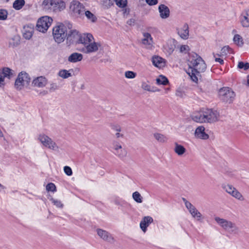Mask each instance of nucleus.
I'll use <instances>...</instances> for the list:
<instances>
[{
	"instance_id": "09e8293b",
	"label": "nucleus",
	"mask_w": 249,
	"mask_h": 249,
	"mask_svg": "<svg viewBox=\"0 0 249 249\" xmlns=\"http://www.w3.org/2000/svg\"><path fill=\"white\" fill-rule=\"evenodd\" d=\"M189 47L187 45H181L179 48L180 52L186 53L189 51Z\"/></svg>"
},
{
	"instance_id": "7ed1b4c3",
	"label": "nucleus",
	"mask_w": 249,
	"mask_h": 249,
	"mask_svg": "<svg viewBox=\"0 0 249 249\" xmlns=\"http://www.w3.org/2000/svg\"><path fill=\"white\" fill-rule=\"evenodd\" d=\"M42 5L44 9L54 12L61 11L66 7L65 3L62 0H44Z\"/></svg>"
},
{
	"instance_id": "69168bd1",
	"label": "nucleus",
	"mask_w": 249,
	"mask_h": 249,
	"mask_svg": "<svg viewBox=\"0 0 249 249\" xmlns=\"http://www.w3.org/2000/svg\"><path fill=\"white\" fill-rule=\"evenodd\" d=\"M246 85L248 87H249V74L247 75V83Z\"/></svg>"
},
{
	"instance_id": "39448f33",
	"label": "nucleus",
	"mask_w": 249,
	"mask_h": 249,
	"mask_svg": "<svg viewBox=\"0 0 249 249\" xmlns=\"http://www.w3.org/2000/svg\"><path fill=\"white\" fill-rule=\"evenodd\" d=\"M220 100L226 103H231L235 96L234 92L230 88L223 87L221 88L218 92Z\"/></svg>"
},
{
	"instance_id": "de8ad7c7",
	"label": "nucleus",
	"mask_w": 249,
	"mask_h": 249,
	"mask_svg": "<svg viewBox=\"0 0 249 249\" xmlns=\"http://www.w3.org/2000/svg\"><path fill=\"white\" fill-rule=\"evenodd\" d=\"M52 203L55 205L58 208H62L63 207V204L61 203V201L55 199L53 198L51 199Z\"/></svg>"
},
{
	"instance_id": "052dcab7",
	"label": "nucleus",
	"mask_w": 249,
	"mask_h": 249,
	"mask_svg": "<svg viewBox=\"0 0 249 249\" xmlns=\"http://www.w3.org/2000/svg\"><path fill=\"white\" fill-rule=\"evenodd\" d=\"M135 20L133 18H131L127 21V24L129 25L132 26L135 24Z\"/></svg>"
},
{
	"instance_id": "f8f14e48",
	"label": "nucleus",
	"mask_w": 249,
	"mask_h": 249,
	"mask_svg": "<svg viewBox=\"0 0 249 249\" xmlns=\"http://www.w3.org/2000/svg\"><path fill=\"white\" fill-rule=\"evenodd\" d=\"M100 46L99 43L95 42L93 40L89 43V44L83 48V50L85 53H89L97 52L98 50L99 47Z\"/></svg>"
},
{
	"instance_id": "774afa93",
	"label": "nucleus",
	"mask_w": 249,
	"mask_h": 249,
	"mask_svg": "<svg viewBox=\"0 0 249 249\" xmlns=\"http://www.w3.org/2000/svg\"><path fill=\"white\" fill-rule=\"evenodd\" d=\"M114 203L115 204L118 205H119L120 204L119 201H118L117 200H115Z\"/></svg>"
},
{
	"instance_id": "e2e57ef3",
	"label": "nucleus",
	"mask_w": 249,
	"mask_h": 249,
	"mask_svg": "<svg viewBox=\"0 0 249 249\" xmlns=\"http://www.w3.org/2000/svg\"><path fill=\"white\" fill-rule=\"evenodd\" d=\"M183 201L184 202V204H185V206H187L189 204H190L191 203L190 202H189L188 201H187L185 198H182Z\"/></svg>"
},
{
	"instance_id": "20e7f679",
	"label": "nucleus",
	"mask_w": 249,
	"mask_h": 249,
	"mask_svg": "<svg viewBox=\"0 0 249 249\" xmlns=\"http://www.w3.org/2000/svg\"><path fill=\"white\" fill-rule=\"evenodd\" d=\"M67 27L63 24L54 27L53 30V35L55 41L60 43L64 41L67 36Z\"/></svg>"
},
{
	"instance_id": "5701e85b",
	"label": "nucleus",
	"mask_w": 249,
	"mask_h": 249,
	"mask_svg": "<svg viewBox=\"0 0 249 249\" xmlns=\"http://www.w3.org/2000/svg\"><path fill=\"white\" fill-rule=\"evenodd\" d=\"M33 32L34 28L32 27V25L24 26L23 29V36L25 38L29 39L33 36Z\"/></svg>"
},
{
	"instance_id": "8fccbe9b",
	"label": "nucleus",
	"mask_w": 249,
	"mask_h": 249,
	"mask_svg": "<svg viewBox=\"0 0 249 249\" xmlns=\"http://www.w3.org/2000/svg\"><path fill=\"white\" fill-rule=\"evenodd\" d=\"M59 89V86L56 83H52L50 84L49 90L50 92H53Z\"/></svg>"
},
{
	"instance_id": "cd10ccee",
	"label": "nucleus",
	"mask_w": 249,
	"mask_h": 249,
	"mask_svg": "<svg viewBox=\"0 0 249 249\" xmlns=\"http://www.w3.org/2000/svg\"><path fill=\"white\" fill-rule=\"evenodd\" d=\"M143 36V38L142 39V43L143 44L150 45L153 43V38L149 33H144Z\"/></svg>"
},
{
	"instance_id": "72a5a7b5",
	"label": "nucleus",
	"mask_w": 249,
	"mask_h": 249,
	"mask_svg": "<svg viewBox=\"0 0 249 249\" xmlns=\"http://www.w3.org/2000/svg\"><path fill=\"white\" fill-rule=\"evenodd\" d=\"M154 138L160 142H164L167 141V138L164 135L160 133H155Z\"/></svg>"
},
{
	"instance_id": "f704fd0d",
	"label": "nucleus",
	"mask_w": 249,
	"mask_h": 249,
	"mask_svg": "<svg viewBox=\"0 0 249 249\" xmlns=\"http://www.w3.org/2000/svg\"><path fill=\"white\" fill-rule=\"evenodd\" d=\"M132 198L136 202L138 203H141L142 202V197L137 191H136L132 194Z\"/></svg>"
},
{
	"instance_id": "473e14b6",
	"label": "nucleus",
	"mask_w": 249,
	"mask_h": 249,
	"mask_svg": "<svg viewBox=\"0 0 249 249\" xmlns=\"http://www.w3.org/2000/svg\"><path fill=\"white\" fill-rule=\"evenodd\" d=\"M84 16L93 22H95L97 19V18L89 10L86 11V9H85Z\"/></svg>"
},
{
	"instance_id": "3c124183",
	"label": "nucleus",
	"mask_w": 249,
	"mask_h": 249,
	"mask_svg": "<svg viewBox=\"0 0 249 249\" xmlns=\"http://www.w3.org/2000/svg\"><path fill=\"white\" fill-rule=\"evenodd\" d=\"M122 148L121 144L117 142H113L112 143V148L114 151H116L118 150H120V148Z\"/></svg>"
},
{
	"instance_id": "864d4df0",
	"label": "nucleus",
	"mask_w": 249,
	"mask_h": 249,
	"mask_svg": "<svg viewBox=\"0 0 249 249\" xmlns=\"http://www.w3.org/2000/svg\"><path fill=\"white\" fill-rule=\"evenodd\" d=\"M110 127L112 129L116 131L117 132H120L121 131V126L117 124H111Z\"/></svg>"
},
{
	"instance_id": "58836bf2",
	"label": "nucleus",
	"mask_w": 249,
	"mask_h": 249,
	"mask_svg": "<svg viewBox=\"0 0 249 249\" xmlns=\"http://www.w3.org/2000/svg\"><path fill=\"white\" fill-rule=\"evenodd\" d=\"M231 195L240 200H243L244 199L242 194L236 189L232 192Z\"/></svg>"
},
{
	"instance_id": "0e129e2a",
	"label": "nucleus",
	"mask_w": 249,
	"mask_h": 249,
	"mask_svg": "<svg viewBox=\"0 0 249 249\" xmlns=\"http://www.w3.org/2000/svg\"><path fill=\"white\" fill-rule=\"evenodd\" d=\"M115 136L117 138H119L120 137L123 138L124 137V135L120 133L119 132H118L117 133H116Z\"/></svg>"
},
{
	"instance_id": "338daca9",
	"label": "nucleus",
	"mask_w": 249,
	"mask_h": 249,
	"mask_svg": "<svg viewBox=\"0 0 249 249\" xmlns=\"http://www.w3.org/2000/svg\"><path fill=\"white\" fill-rule=\"evenodd\" d=\"M5 188V187L0 183V192H1L2 190H4Z\"/></svg>"
},
{
	"instance_id": "4d7b16f0",
	"label": "nucleus",
	"mask_w": 249,
	"mask_h": 249,
	"mask_svg": "<svg viewBox=\"0 0 249 249\" xmlns=\"http://www.w3.org/2000/svg\"><path fill=\"white\" fill-rule=\"evenodd\" d=\"M145 1L150 6L155 5L158 2V0H145Z\"/></svg>"
},
{
	"instance_id": "a18cd8bd",
	"label": "nucleus",
	"mask_w": 249,
	"mask_h": 249,
	"mask_svg": "<svg viewBox=\"0 0 249 249\" xmlns=\"http://www.w3.org/2000/svg\"><path fill=\"white\" fill-rule=\"evenodd\" d=\"M46 190L48 191L55 192L56 191V186L53 183H49L46 185Z\"/></svg>"
},
{
	"instance_id": "2eb2a0df",
	"label": "nucleus",
	"mask_w": 249,
	"mask_h": 249,
	"mask_svg": "<svg viewBox=\"0 0 249 249\" xmlns=\"http://www.w3.org/2000/svg\"><path fill=\"white\" fill-rule=\"evenodd\" d=\"M159 11L160 17L162 19H166L170 16L169 8L164 4H161L159 6Z\"/></svg>"
},
{
	"instance_id": "ddd939ff",
	"label": "nucleus",
	"mask_w": 249,
	"mask_h": 249,
	"mask_svg": "<svg viewBox=\"0 0 249 249\" xmlns=\"http://www.w3.org/2000/svg\"><path fill=\"white\" fill-rule=\"evenodd\" d=\"M239 19L243 27H249V9H245L242 12Z\"/></svg>"
},
{
	"instance_id": "37998d69",
	"label": "nucleus",
	"mask_w": 249,
	"mask_h": 249,
	"mask_svg": "<svg viewBox=\"0 0 249 249\" xmlns=\"http://www.w3.org/2000/svg\"><path fill=\"white\" fill-rule=\"evenodd\" d=\"M191 214L194 218H196L197 220H199L202 217V214L197 210L193 211V212L191 213Z\"/></svg>"
},
{
	"instance_id": "7c9ffc66",
	"label": "nucleus",
	"mask_w": 249,
	"mask_h": 249,
	"mask_svg": "<svg viewBox=\"0 0 249 249\" xmlns=\"http://www.w3.org/2000/svg\"><path fill=\"white\" fill-rule=\"evenodd\" d=\"M156 83L159 85H167L169 83V80L165 76L160 75L159 78L156 79Z\"/></svg>"
},
{
	"instance_id": "bb28decb",
	"label": "nucleus",
	"mask_w": 249,
	"mask_h": 249,
	"mask_svg": "<svg viewBox=\"0 0 249 249\" xmlns=\"http://www.w3.org/2000/svg\"><path fill=\"white\" fill-rule=\"evenodd\" d=\"M192 119L194 121L197 123H205V119L203 118V113L202 111L193 115L192 116Z\"/></svg>"
},
{
	"instance_id": "4be33fe9",
	"label": "nucleus",
	"mask_w": 249,
	"mask_h": 249,
	"mask_svg": "<svg viewBox=\"0 0 249 249\" xmlns=\"http://www.w3.org/2000/svg\"><path fill=\"white\" fill-rule=\"evenodd\" d=\"M83 58V54L78 53H72L68 58V61L71 63H77L81 61Z\"/></svg>"
},
{
	"instance_id": "aec40b11",
	"label": "nucleus",
	"mask_w": 249,
	"mask_h": 249,
	"mask_svg": "<svg viewBox=\"0 0 249 249\" xmlns=\"http://www.w3.org/2000/svg\"><path fill=\"white\" fill-rule=\"evenodd\" d=\"M97 234L102 239L105 241L111 242L113 240V238L111 234L106 231L99 229L97 230Z\"/></svg>"
},
{
	"instance_id": "9b49d317",
	"label": "nucleus",
	"mask_w": 249,
	"mask_h": 249,
	"mask_svg": "<svg viewBox=\"0 0 249 249\" xmlns=\"http://www.w3.org/2000/svg\"><path fill=\"white\" fill-rule=\"evenodd\" d=\"M80 34L75 30H71L68 32L66 37L67 42L69 45L78 44Z\"/></svg>"
},
{
	"instance_id": "ea45409f",
	"label": "nucleus",
	"mask_w": 249,
	"mask_h": 249,
	"mask_svg": "<svg viewBox=\"0 0 249 249\" xmlns=\"http://www.w3.org/2000/svg\"><path fill=\"white\" fill-rule=\"evenodd\" d=\"M238 68L240 69H244L246 71L249 69V63L248 62L244 63L242 61L239 62Z\"/></svg>"
},
{
	"instance_id": "79ce46f5",
	"label": "nucleus",
	"mask_w": 249,
	"mask_h": 249,
	"mask_svg": "<svg viewBox=\"0 0 249 249\" xmlns=\"http://www.w3.org/2000/svg\"><path fill=\"white\" fill-rule=\"evenodd\" d=\"M124 75L127 78L133 79L136 77L137 74L132 71H128L125 72Z\"/></svg>"
},
{
	"instance_id": "e433bc0d",
	"label": "nucleus",
	"mask_w": 249,
	"mask_h": 249,
	"mask_svg": "<svg viewBox=\"0 0 249 249\" xmlns=\"http://www.w3.org/2000/svg\"><path fill=\"white\" fill-rule=\"evenodd\" d=\"M58 75L63 78L66 79L71 76V74L66 70H61L59 71Z\"/></svg>"
},
{
	"instance_id": "9d476101",
	"label": "nucleus",
	"mask_w": 249,
	"mask_h": 249,
	"mask_svg": "<svg viewBox=\"0 0 249 249\" xmlns=\"http://www.w3.org/2000/svg\"><path fill=\"white\" fill-rule=\"evenodd\" d=\"M13 71L8 67L0 69V88H3L5 85V78L10 79L13 76Z\"/></svg>"
},
{
	"instance_id": "423d86ee",
	"label": "nucleus",
	"mask_w": 249,
	"mask_h": 249,
	"mask_svg": "<svg viewBox=\"0 0 249 249\" xmlns=\"http://www.w3.org/2000/svg\"><path fill=\"white\" fill-rule=\"evenodd\" d=\"M52 21V18L48 16L40 18L37 21L36 30L40 32L45 33L51 26Z\"/></svg>"
},
{
	"instance_id": "6e6d98bb",
	"label": "nucleus",
	"mask_w": 249,
	"mask_h": 249,
	"mask_svg": "<svg viewBox=\"0 0 249 249\" xmlns=\"http://www.w3.org/2000/svg\"><path fill=\"white\" fill-rule=\"evenodd\" d=\"M231 48L228 46H224L221 49V53L224 54H227L228 52H230Z\"/></svg>"
},
{
	"instance_id": "a878e982",
	"label": "nucleus",
	"mask_w": 249,
	"mask_h": 249,
	"mask_svg": "<svg viewBox=\"0 0 249 249\" xmlns=\"http://www.w3.org/2000/svg\"><path fill=\"white\" fill-rule=\"evenodd\" d=\"M20 43V37L18 36H14L9 40V47H15Z\"/></svg>"
},
{
	"instance_id": "0eeeda50",
	"label": "nucleus",
	"mask_w": 249,
	"mask_h": 249,
	"mask_svg": "<svg viewBox=\"0 0 249 249\" xmlns=\"http://www.w3.org/2000/svg\"><path fill=\"white\" fill-rule=\"evenodd\" d=\"M214 220L220 226L226 231L234 232L237 230L235 223L231 221L219 217H215Z\"/></svg>"
},
{
	"instance_id": "a211bd4d",
	"label": "nucleus",
	"mask_w": 249,
	"mask_h": 249,
	"mask_svg": "<svg viewBox=\"0 0 249 249\" xmlns=\"http://www.w3.org/2000/svg\"><path fill=\"white\" fill-rule=\"evenodd\" d=\"M195 135L196 137L203 140H207L209 138V135L205 132V128L202 126L196 128Z\"/></svg>"
},
{
	"instance_id": "dca6fc26",
	"label": "nucleus",
	"mask_w": 249,
	"mask_h": 249,
	"mask_svg": "<svg viewBox=\"0 0 249 249\" xmlns=\"http://www.w3.org/2000/svg\"><path fill=\"white\" fill-rule=\"evenodd\" d=\"M153 222V219L151 216H146L143 217L140 224L142 230L145 232L147 230V228L149 226V224Z\"/></svg>"
},
{
	"instance_id": "393cba45",
	"label": "nucleus",
	"mask_w": 249,
	"mask_h": 249,
	"mask_svg": "<svg viewBox=\"0 0 249 249\" xmlns=\"http://www.w3.org/2000/svg\"><path fill=\"white\" fill-rule=\"evenodd\" d=\"M186 151L185 148L183 145L179 144L177 142L175 143L174 151L178 156H182Z\"/></svg>"
},
{
	"instance_id": "6e6552de",
	"label": "nucleus",
	"mask_w": 249,
	"mask_h": 249,
	"mask_svg": "<svg viewBox=\"0 0 249 249\" xmlns=\"http://www.w3.org/2000/svg\"><path fill=\"white\" fill-rule=\"evenodd\" d=\"M203 118H204L205 123H213L218 120L219 114L216 110L212 109L206 108L203 111Z\"/></svg>"
},
{
	"instance_id": "f03ea898",
	"label": "nucleus",
	"mask_w": 249,
	"mask_h": 249,
	"mask_svg": "<svg viewBox=\"0 0 249 249\" xmlns=\"http://www.w3.org/2000/svg\"><path fill=\"white\" fill-rule=\"evenodd\" d=\"M85 7L78 0H73L70 4L69 14L75 18H83Z\"/></svg>"
},
{
	"instance_id": "5fc2aeb1",
	"label": "nucleus",
	"mask_w": 249,
	"mask_h": 249,
	"mask_svg": "<svg viewBox=\"0 0 249 249\" xmlns=\"http://www.w3.org/2000/svg\"><path fill=\"white\" fill-rule=\"evenodd\" d=\"M186 208L188 210L190 213L193 212V211L197 210L196 207L193 205L191 203L189 204L186 207Z\"/></svg>"
},
{
	"instance_id": "603ef678",
	"label": "nucleus",
	"mask_w": 249,
	"mask_h": 249,
	"mask_svg": "<svg viewBox=\"0 0 249 249\" xmlns=\"http://www.w3.org/2000/svg\"><path fill=\"white\" fill-rule=\"evenodd\" d=\"M64 171L65 173L69 176H70L72 175V170H71V168L69 166H65L64 167Z\"/></svg>"
},
{
	"instance_id": "2f4dec72",
	"label": "nucleus",
	"mask_w": 249,
	"mask_h": 249,
	"mask_svg": "<svg viewBox=\"0 0 249 249\" xmlns=\"http://www.w3.org/2000/svg\"><path fill=\"white\" fill-rule=\"evenodd\" d=\"M113 152L116 156L121 159L124 158L127 154L126 150L123 148H120V150H118L116 151H113Z\"/></svg>"
},
{
	"instance_id": "6ab92c4d",
	"label": "nucleus",
	"mask_w": 249,
	"mask_h": 249,
	"mask_svg": "<svg viewBox=\"0 0 249 249\" xmlns=\"http://www.w3.org/2000/svg\"><path fill=\"white\" fill-rule=\"evenodd\" d=\"M177 31L178 35L181 38L186 39L188 38L189 27L187 24H184L181 28L178 29Z\"/></svg>"
},
{
	"instance_id": "a19ab883",
	"label": "nucleus",
	"mask_w": 249,
	"mask_h": 249,
	"mask_svg": "<svg viewBox=\"0 0 249 249\" xmlns=\"http://www.w3.org/2000/svg\"><path fill=\"white\" fill-rule=\"evenodd\" d=\"M233 41L235 43H236L237 44H238V45H240V46L243 45V43L242 42V38L239 35H235L234 36Z\"/></svg>"
},
{
	"instance_id": "c756f323",
	"label": "nucleus",
	"mask_w": 249,
	"mask_h": 249,
	"mask_svg": "<svg viewBox=\"0 0 249 249\" xmlns=\"http://www.w3.org/2000/svg\"><path fill=\"white\" fill-rule=\"evenodd\" d=\"M25 1L24 0H16L13 4V7L17 10H20L25 5Z\"/></svg>"
},
{
	"instance_id": "c85d7f7f",
	"label": "nucleus",
	"mask_w": 249,
	"mask_h": 249,
	"mask_svg": "<svg viewBox=\"0 0 249 249\" xmlns=\"http://www.w3.org/2000/svg\"><path fill=\"white\" fill-rule=\"evenodd\" d=\"M142 88L143 89L150 92H157L159 91L160 89L156 87H151L145 82H142Z\"/></svg>"
},
{
	"instance_id": "bf43d9fd",
	"label": "nucleus",
	"mask_w": 249,
	"mask_h": 249,
	"mask_svg": "<svg viewBox=\"0 0 249 249\" xmlns=\"http://www.w3.org/2000/svg\"><path fill=\"white\" fill-rule=\"evenodd\" d=\"M183 94H184L183 91L182 90H181L180 89H178L177 90L176 92V95L177 96L182 97H183Z\"/></svg>"
},
{
	"instance_id": "c9c22d12",
	"label": "nucleus",
	"mask_w": 249,
	"mask_h": 249,
	"mask_svg": "<svg viewBox=\"0 0 249 249\" xmlns=\"http://www.w3.org/2000/svg\"><path fill=\"white\" fill-rule=\"evenodd\" d=\"M21 73H22L23 74L22 77L24 80L23 82L25 86H28L31 80L29 74L25 71H21Z\"/></svg>"
},
{
	"instance_id": "b1692460",
	"label": "nucleus",
	"mask_w": 249,
	"mask_h": 249,
	"mask_svg": "<svg viewBox=\"0 0 249 249\" xmlns=\"http://www.w3.org/2000/svg\"><path fill=\"white\" fill-rule=\"evenodd\" d=\"M22 75L23 74L22 73H21V72L19 73L15 82V87L16 89L18 90L22 89V88L25 86L23 82L24 80L22 77Z\"/></svg>"
},
{
	"instance_id": "4468645a",
	"label": "nucleus",
	"mask_w": 249,
	"mask_h": 249,
	"mask_svg": "<svg viewBox=\"0 0 249 249\" xmlns=\"http://www.w3.org/2000/svg\"><path fill=\"white\" fill-rule=\"evenodd\" d=\"M93 40L94 37L91 34H83L80 35L78 44H82L85 47L89 43Z\"/></svg>"
},
{
	"instance_id": "49530a36",
	"label": "nucleus",
	"mask_w": 249,
	"mask_h": 249,
	"mask_svg": "<svg viewBox=\"0 0 249 249\" xmlns=\"http://www.w3.org/2000/svg\"><path fill=\"white\" fill-rule=\"evenodd\" d=\"M7 11L4 9H0V20H5L7 18Z\"/></svg>"
},
{
	"instance_id": "c03bdc74",
	"label": "nucleus",
	"mask_w": 249,
	"mask_h": 249,
	"mask_svg": "<svg viewBox=\"0 0 249 249\" xmlns=\"http://www.w3.org/2000/svg\"><path fill=\"white\" fill-rule=\"evenodd\" d=\"M224 189L229 194L231 195L232 192L235 190V188L231 185H226L223 187Z\"/></svg>"
},
{
	"instance_id": "f257e3e1",
	"label": "nucleus",
	"mask_w": 249,
	"mask_h": 249,
	"mask_svg": "<svg viewBox=\"0 0 249 249\" xmlns=\"http://www.w3.org/2000/svg\"><path fill=\"white\" fill-rule=\"evenodd\" d=\"M188 65V74L194 82H197V76L199 75L200 72L205 71L206 64L199 55L196 53H193L189 55Z\"/></svg>"
},
{
	"instance_id": "680f3d73",
	"label": "nucleus",
	"mask_w": 249,
	"mask_h": 249,
	"mask_svg": "<svg viewBox=\"0 0 249 249\" xmlns=\"http://www.w3.org/2000/svg\"><path fill=\"white\" fill-rule=\"evenodd\" d=\"M215 61L216 62H219L220 64H224V60L220 58H215Z\"/></svg>"
},
{
	"instance_id": "412c9836",
	"label": "nucleus",
	"mask_w": 249,
	"mask_h": 249,
	"mask_svg": "<svg viewBox=\"0 0 249 249\" xmlns=\"http://www.w3.org/2000/svg\"><path fill=\"white\" fill-rule=\"evenodd\" d=\"M152 62L154 66L159 68H163L165 65V59L159 56H153Z\"/></svg>"
},
{
	"instance_id": "4c0bfd02",
	"label": "nucleus",
	"mask_w": 249,
	"mask_h": 249,
	"mask_svg": "<svg viewBox=\"0 0 249 249\" xmlns=\"http://www.w3.org/2000/svg\"><path fill=\"white\" fill-rule=\"evenodd\" d=\"M116 4L120 8H124L127 5V0H113Z\"/></svg>"
},
{
	"instance_id": "f3484780",
	"label": "nucleus",
	"mask_w": 249,
	"mask_h": 249,
	"mask_svg": "<svg viewBox=\"0 0 249 249\" xmlns=\"http://www.w3.org/2000/svg\"><path fill=\"white\" fill-rule=\"evenodd\" d=\"M47 83V79L44 76H39L33 80L32 85L38 88L44 87Z\"/></svg>"
},
{
	"instance_id": "13d9d810",
	"label": "nucleus",
	"mask_w": 249,
	"mask_h": 249,
	"mask_svg": "<svg viewBox=\"0 0 249 249\" xmlns=\"http://www.w3.org/2000/svg\"><path fill=\"white\" fill-rule=\"evenodd\" d=\"M175 49V45L174 44H173V45L171 44L170 46H168V49H167V51L169 54H171L174 52Z\"/></svg>"
},
{
	"instance_id": "1a4fd4ad",
	"label": "nucleus",
	"mask_w": 249,
	"mask_h": 249,
	"mask_svg": "<svg viewBox=\"0 0 249 249\" xmlns=\"http://www.w3.org/2000/svg\"><path fill=\"white\" fill-rule=\"evenodd\" d=\"M38 139L44 146L49 149L53 150H57L58 149L56 143L47 135L40 134L38 136Z\"/></svg>"
}]
</instances>
